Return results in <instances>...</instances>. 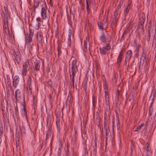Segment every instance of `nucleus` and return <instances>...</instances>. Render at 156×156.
<instances>
[{"instance_id":"f257e3e1","label":"nucleus","mask_w":156,"mask_h":156,"mask_svg":"<svg viewBox=\"0 0 156 156\" xmlns=\"http://www.w3.org/2000/svg\"><path fill=\"white\" fill-rule=\"evenodd\" d=\"M41 14L43 20H46L48 22L50 18V12L48 9L46 3L45 1L41 2Z\"/></svg>"},{"instance_id":"f03ea898","label":"nucleus","mask_w":156,"mask_h":156,"mask_svg":"<svg viewBox=\"0 0 156 156\" xmlns=\"http://www.w3.org/2000/svg\"><path fill=\"white\" fill-rule=\"evenodd\" d=\"M4 11L3 12L4 15L3 19L4 21V24L3 25V28L4 31L6 32L7 31L9 32L8 27V20L10 19V14L8 12V8L4 6Z\"/></svg>"},{"instance_id":"7ed1b4c3","label":"nucleus","mask_w":156,"mask_h":156,"mask_svg":"<svg viewBox=\"0 0 156 156\" xmlns=\"http://www.w3.org/2000/svg\"><path fill=\"white\" fill-rule=\"evenodd\" d=\"M77 60L75 59L73 60L72 64L71 70L69 69L70 79L71 80L73 88H74V77L75 75L76 71L77 70V65L76 64Z\"/></svg>"},{"instance_id":"20e7f679","label":"nucleus","mask_w":156,"mask_h":156,"mask_svg":"<svg viewBox=\"0 0 156 156\" xmlns=\"http://www.w3.org/2000/svg\"><path fill=\"white\" fill-rule=\"evenodd\" d=\"M42 34V33L40 32L38 33L37 34V41L38 43L41 44H42L43 42L44 43L47 41L46 36L43 37Z\"/></svg>"},{"instance_id":"39448f33","label":"nucleus","mask_w":156,"mask_h":156,"mask_svg":"<svg viewBox=\"0 0 156 156\" xmlns=\"http://www.w3.org/2000/svg\"><path fill=\"white\" fill-rule=\"evenodd\" d=\"M26 41L27 43H30L32 41V37L34 35V32L31 29L29 28V34H25Z\"/></svg>"},{"instance_id":"423d86ee","label":"nucleus","mask_w":156,"mask_h":156,"mask_svg":"<svg viewBox=\"0 0 156 156\" xmlns=\"http://www.w3.org/2000/svg\"><path fill=\"white\" fill-rule=\"evenodd\" d=\"M15 97L17 102L20 103L21 100L22 99L23 96L21 93L20 90L17 89L15 92Z\"/></svg>"},{"instance_id":"0eeeda50","label":"nucleus","mask_w":156,"mask_h":156,"mask_svg":"<svg viewBox=\"0 0 156 156\" xmlns=\"http://www.w3.org/2000/svg\"><path fill=\"white\" fill-rule=\"evenodd\" d=\"M30 68L29 63L28 62H24L23 64V70L22 72V75L23 76L26 75L28 69Z\"/></svg>"},{"instance_id":"6e6552de","label":"nucleus","mask_w":156,"mask_h":156,"mask_svg":"<svg viewBox=\"0 0 156 156\" xmlns=\"http://www.w3.org/2000/svg\"><path fill=\"white\" fill-rule=\"evenodd\" d=\"M103 104L106 105L107 108H110L109 97L108 93L105 94V98L103 100Z\"/></svg>"},{"instance_id":"1a4fd4ad","label":"nucleus","mask_w":156,"mask_h":156,"mask_svg":"<svg viewBox=\"0 0 156 156\" xmlns=\"http://www.w3.org/2000/svg\"><path fill=\"white\" fill-rule=\"evenodd\" d=\"M20 78L18 76H16L13 78L12 84L15 88H16L18 85L19 82Z\"/></svg>"},{"instance_id":"9d476101","label":"nucleus","mask_w":156,"mask_h":156,"mask_svg":"<svg viewBox=\"0 0 156 156\" xmlns=\"http://www.w3.org/2000/svg\"><path fill=\"white\" fill-rule=\"evenodd\" d=\"M34 66H33V68L37 71H39L40 68L42 63L40 60H37L34 62Z\"/></svg>"},{"instance_id":"9b49d317","label":"nucleus","mask_w":156,"mask_h":156,"mask_svg":"<svg viewBox=\"0 0 156 156\" xmlns=\"http://www.w3.org/2000/svg\"><path fill=\"white\" fill-rule=\"evenodd\" d=\"M100 40L103 42H109L110 41V40L108 39V38H107L106 37L105 35L103 32H102V35L100 37Z\"/></svg>"},{"instance_id":"f8f14e48","label":"nucleus","mask_w":156,"mask_h":156,"mask_svg":"<svg viewBox=\"0 0 156 156\" xmlns=\"http://www.w3.org/2000/svg\"><path fill=\"white\" fill-rule=\"evenodd\" d=\"M52 137L53 133L51 130V129H49L47 132L45 141L46 142L47 140H48L49 137H51L52 138Z\"/></svg>"},{"instance_id":"ddd939ff","label":"nucleus","mask_w":156,"mask_h":156,"mask_svg":"<svg viewBox=\"0 0 156 156\" xmlns=\"http://www.w3.org/2000/svg\"><path fill=\"white\" fill-rule=\"evenodd\" d=\"M132 57V51L131 50L127 51L126 54V59H128L129 61V59Z\"/></svg>"},{"instance_id":"4468645a","label":"nucleus","mask_w":156,"mask_h":156,"mask_svg":"<svg viewBox=\"0 0 156 156\" xmlns=\"http://www.w3.org/2000/svg\"><path fill=\"white\" fill-rule=\"evenodd\" d=\"M125 49L123 48L121 50L119 53V55L117 58V62L118 64H120L122 60V58L123 56V54H122V52H123Z\"/></svg>"},{"instance_id":"2eb2a0df","label":"nucleus","mask_w":156,"mask_h":156,"mask_svg":"<svg viewBox=\"0 0 156 156\" xmlns=\"http://www.w3.org/2000/svg\"><path fill=\"white\" fill-rule=\"evenodd\" d=\"M99 50L100 53L101 55H105L106 54V51H108V50L105 48V47L100 48Z\"/></svg>"},{"instance_id":"dca6fc26","label":"nucleus","mask_w":156,"mask_h":156,"mask_svg":"<svg viewBox=\"0 0 156 156\" xmlns=\"http://www.w3.org/2000/svg\"><path fill=\"white\" fill-rule=\"evenodd\" d=\"M73 100V96L70 94L68 96L66 100V102H69V104H71Z\"/></svg>"},{"instance_id":"f3484780","label":"nucleus","mask_w":156,"mask_h":156,"mask_svg":"<svg viewBox=\"0 0 156 156\" xmlns=\"http://www.w3.org/2000/svg\"><path fill=\"white\" fill-rule=\"evenodd\" d=\"M152 32L147 31V35L145 36L146 39L148 43L149 42L151 39V33Z\"/></svg>"},{"instance_id":"a211bd4d","label":"nucleus","mask_w":156,"mask_h":156,"mask_svg":"<svg viewBox=\"0 0 156 156\" xmlns=\"http://www.w3.org/2000/svg\"><path fill=\"white\" fill-rule=\"evenodd\" d=\"M32 79L30 76H28L27 80V87H32Z\"/></svg>"},{"instance_id":"6ab92c4d","label":"nucleus","mask_w":156,"mask_h":156,"mask_svg":"<svg viewBox=\"0 0 156 156\" xmlns=\"http://www.w3.org/2000/svg\"><path fill=\"white\" fill-rule=\"evenodd\" d=\"M98 24L99 29H101L102 31L104 30L103 28V23L101 22H98Z\"/></svg>"},{"instance_id":"aec40b11","label":"nucleus","mask_w":156,"mask_h":156,"mask_svg":"<svg viewBox=\"0 0 156 156\" xmlns=\"http://www.w3.org/2000/svg\"><path fill=\"white\" fill-rule=\"evenodd\" d=\"M46 142L45 141L44 143V142L43 141L39 147V151H40L42 148H45L46 147Z\"/></svg>"},{"instance_id":"412c9836","label":"nucleus","mask_w":156,"mask_h":156,"mask_svg":"<svg viewBox=\"0 0 156 156\" xmlns=\"http://www.w3.org/2000/svg\"><path fill=\"white\" fill-rule=\"evenodd\" d=\"M145 17L142 16L141 18H140V23L142 26H144L145 21Z\"/></svg>"},{"instance_id":"4be33fe9","label":"nucleus","mask_w":156,"mask_h":156,"mask_svg":"<svg viewBox=\"0 0 156 156\" xmlns=\"http://www.w3.org/2000/svg\"><path fill=\"white\" fill-rule=\"evenodd\" d=\"M144 125V123H142L140 125L136 128V129L134 131V132H137L138 131V129H140L141 127L143 126Z\"/></svg>"},{"instance_id":"5701e85b","label":"nucleus","mask_w":156,"mask_h":156,"mask_svg":"<svg viewBox=\"0 0 156 156\" xmlns=\"http://www.w3.org/2000/svg\"><path fill=\"white\" fill-rule=\"evenodd\" d=\"M123 1H124V0H120L119 2V4L117 7V8H116V9H118V10H119L120 9L122 5V4H123Z\"/></svg>"},{"instance_id":"b1692460","label":"nucleus","mask_w":156,"mask_h":156,"mask_svg":"<svg viewBox=\"0 0 156 156\" xmlns=\"http://www.w3.org/2000/svg\"><path fill=\"white\" fill-rule=\"evenodd\" d=\"M146 150L147 152L146 154H148L150 155L152 153L151 151V148L150 147V146L149 145H148L147 146V148H146Z\"/></svg>"},{"instance_id":"393cba45","label":"nucleus","mask_w":156,"mask_h":156,"mask_svg":"<svg viewBox=\"0 0 156 156\" xmlns=\"http://www.w3.org/2000/svg\"><path fill=\"white\" fill-rule=\"evenodd\" d=\"M39 2H35L33 5V8L35 12L36 10V9L39 6Z\"/></svg>"},{"instance_id":"a878e982","label":"nucleus","mask_w":156,"mask_h":156,"mask_svg":"<svg viewBox=\"0 0 156 156\" xmlns=\"http://www.w3.org/2000/svg\"><path fill=\"white\" fill-rule=\"evenodd\" d=\"M129 5V4H128V5H126L125 6V9L124 10V14L125 15H126L129 12L128 7Z\"/></svg>"},{"instance_id":"bb28decb","label":"nucleus","mask_w":156,"mask_h":156,"mask_svg":"<svg viewBox=\"0 0 156 156\" xmlns=\"http://www.w3.org/2000/svg\"><path fill=\"white\" fill-rule=\"evenodd\" d=\"M107 120L106 119L105 116L104 117V129H108L107 124Z\"/></svg>"},{"instance_id":"cd10ccee","label":"nucleus","mask_w":156,"mask_h":156,"mask_svg":"<svg viewBox=\"0 0 156 156\" xmlns=\"http://www.w3.org/2000/svg\"><path fill=\"white\" fill-rule=\"evenodd\" d=\"M152 32V26L151 24V22L150 21L149 22L147 27V31Z\"/></svg>"},{"instance_id":"c85d7f7f","label":"nucleus","mask_w":156,"mask_h":156,"mask_svg":"<svg viewBox=\"0 0 156 156\" xmlns=\"http://www.w3.org/2000/svg\"><path fill=\"white\" fill-rule=\"evenodd\" d=\"M103 87H104V90L105 91V94H106V93H108L107 92L108 87H107V84L106 83H104V85H103Z\"/></svg>"},{"instance_id":"c756f323","label":"nucleus","mask_w":156,"mask_h":156,"mask_svg":"<svg viewBox=\"0 0 156 156\" xmlns=\"http://www.w3.org/2000/svg\"><path fill=\"white\" fill-rule=\"evenodd\" d=\"M149 114L150 116L152 115H155V113L153 111V109L152 108H151L150 109V108H149Z\"/></svg>"},{"instance_id":"7c9ffc66","label":"nucleus","mask_w":156,"mask_h":156,"mask_svg":"<svg viewBox=\"0 0 156 156\" xmlns=\"http://www.w3.org/2000/svg\"><path fill=\"white\" fill-rule=\"evenodd\" d=\"M58 58H60V56L62 54V51L61 50L60 48H59L58 46Z\"/></svg>"},{"instance_id":"2f4dec72","label":"nucleus","mask_w":156,"mask_h":156,"mask_svg":"<svg viewBox=\"0 0 156 156\" xmlns=\"http://www.w3.org/2000/svg\"><path fill=\"white\" fill-rule=\"evenodd\" d=\"M36 20L37 21H38L37 24V26L38 27V29L40 26L41 25V24L40 23V22L41 21V20L40 17H38L37 18Z\"/></svg>"},{"instance_id":"473e14b6","label":"nucleus","mask_w":156,"mask_h":156,"mask_svg":"<svg viewBox=\"0 0 156 156\" xmlns=\"http://www.w3.org/2000/svg\"><path fill=\"white\" fill-rule=\"evenodd\" d=\"M96 121L98 122H99L100 120V117L98 112L96 113Z\"/></svg>"},{"instance_id":"72a5a7b5","label":"nucleus","mask_w":156,"mask_h":156,"mask_svg":"<svg viewBox=\"0 0 156 156\" xmlns=\"http://www.w3.org/2000/svg\"><path fill=\"white\" fill-rule=\"evenodd\" d=\"M86 5H87V14H89V12H90V10L89 9V5L88 3V2L87 0H86Z\"/></svg>"},{"instance_id":"f704fd0d","label":"nucleus","mask_w":156,"mask_h":156,"mask_svg":"<svg viewBox=\"0 0 156 156\" xmlns=\"http://www.w3.org/2000/svg\"><path fill=\"white\" fill-rule=\"evenodd\" d=\"M76 137H74L72 139V144L75 145L76 144Z\"/></svg>"},{"instance_id":"c9c22d12","label":"nucleus","mask_w":156,"mask_h":156,"mask_svg":"<svg viewBox=\"0 0 156 156\" xmlns=\"http://www.w3.org/2000/svg\"><path fill=\"white\" fill-rule=\"evenodd\" d=\"M88 40H86L84 41V48L86 49H87V47L88 45H89V44H88Z\"/></svg>"},{"instance_id":"e433bc0d","label":"nucleus","mask_w":156,"mask_h":156,"mask_svg":"<svg viewBox=\"0 0 156 156\" xmlns=\"http://www.w3.org/2000/svg\"><path fill=\"white\" fill-rule=\"evenodd\" d=\"M154 43L155 44L156 43V32L154 34V35L153 37V39L152 41L153 44Z\"/></svg>"},{"instance_id":"4c0bfd02","label":"nucleus","mask_w":156,"mask_h":156,"mask_svg":"<svg viewBox=\"0 0 156 156\" xmlns=\"http://www.w3.org/2000/svg\"><path fill=\"white\" fill-rule=\"evenodd\" d=\"M84 154H83L82 156H87L88 152L87 151L86 148L85 147L84 148Z\"/></svg>"},{"instance_id":"58836bf2","label":"nucleus","mask_w":156,"mask_h":156,"mask_svg":"<svg viewBox=\"0 0 156 156\" xmlns=\"http://www.w3.org/2000/svg\"><path fill=\"white\" fill-rule=\"evenodd\" d=\"M119 10L116 9L114 12V15L115 19L116 18V17L118 15V12L119 11Z\"/></svg>"},{"instance_id":"ea45409f","label":"nucleus","mask_w":156,"mask_h":156,"mask_svg":"<svg viewBox=\"0 0 156 156\" xmlns=\"http://www.w3.org/2000/svg\"><path fill=\"white\" fill-rule=\"evenodd\" d=\"M27 91L29 92L30 94H32V87H27Z\"/></svg>"},{"instance_id":"a19ab883","label":"nucleus","mask_w":156,"mask_h":156,"mask_svg":"<svg viewBox=\"0 0 156 156\" xmlns=\"http://www.w3.org/2000/svg\"><path fill=\"white\" fill-rule=\"evenodd\" d=\"M105 48H106V49L108 50H110L111 48L110 44L109 43L107 44L106 47H105Z\"/></svg>"},{"instance_id":"79ce46f5","label":"nucleus","mask_w":156,"mask_h":156,"mask_svg":"<svg viewBox=\"0 0 156 156\" xmlns=\"http://www.w3.org/2000/svg\"><path fill=\"white\" fill-rule=\"evenodd\" d=\"M75 15L73 13H70V20L72 19L73 20L74 19Z\"/></svg>"},{"instance_id":"37998d69","label":"nucleus","mask_w":156,"mask_h":156,"mask_svg":"<svg viewBox=\"0 0 156 156\" xmlns=\"http://www.w3.org/2000/svg\"><path fill=\"white\" fill-rule=\"evenodd\" d=\"M74 129L75 131V134H74V137H76V135L77 134V129L76 126H74Z\"/></svg>"},{"instance_id":"c03bdc74","label":"nucleus","mask_w":156,"mask_h":156,"mask_svg":"<svg viewBox=\"0 0 156 156\" xmlns=\"http://www.w3.org/2000/svg\"><path fill=\"white\" fill-rule=\"evenodd\" d=\"M72 34V30H69L68 33V37H71Z\"/></svg>"},{"instance_id":"a18cd8bd","label":"nucleus","mask_w":156,"mask_h":156,"mask_svg":"<svg viewBox=\"0 0 156 156\" xmlns=\"http://www.w3.org/2000/svg\"><path fill=\"white\" fill-rule=\"evenodd\" d=\"M15 111L16 112V115H17L18 114V109L17 106H16L15 108Z\"/></svg>"},{"instance_id":"49530a36","label":"nucleus","mask_w":156,"mask_h":156,"mask_svg":"<svg viewBox=\"0 0 156 156\" xmlns=\"http://www.w3.org/2000/svg\"><path fill=\"white\" fill-rule=\"evenodd\" d=\"M60 121H57L56 122V125L58 129L59 128L60 126Z\"/></svg>"},{"instance_id":"de8ad7c7","label":"nucleus","mask_w":156,"mask_h":156,"mask_svg":"<svg viewBox=\"0 0 156 156\" xmlns=\"http://www.w3.org/2000/svg\"><path fill=\"white\" fill-rule=\"evenodd\" d=\"M71 37H70L68 36V44H70L71 43Z\"/></svg>"},{"instance_id":"09e8293b","label":"nucleus","mask_w":156,"mask_h":156,"mask_svg":"<svg viewBox=\"0 0 156 156\" xmlns=\"http://www.w3.org/2000/svg\"><path fill=\"white\" fill-rule=\"evenodd\" d=\"M22 105H23V108H22V110H23L24 111V113H26V107H25V106L23 105V104H22Z\"/></svg>"},{"instance_id":"8fccbe9b","label":"nucleus","mask_w":156,"mask_h":156,"mask_svg":"<svg viewBox=\"0 0 156 156\" xmlns=\"http://www.w3.org/2000/svg\"><path fill=\"white\" fill-rule=\"evenodd\" d=\"M96 140H97V138H96V137H95V139H94V143H95L94 147H95V148H96V147H97Z\"/></svg>"},{"instance_id":"3c124183","label":"nucleus","mask_w":156,"mask_h":156,"mask_svg":"<svg viewBox=\"0 0 156 156\" xmlns=\"http://www.w3.org/2000/svg\"><path fill=\"white\" fill-rule=\"evenodd\" d=\"M118 90V92L116 94V96H117V98H119V96H120V91H119L118 90Z\"/></svg>"},{"instance_id":"603ef678","label":"nucleus","mask_w":156,"mask_h":156,"mask_svg":"<svg viewBox=\"0 0 156 156\" xmlns=\"http://www.w3.org/2000/svg\"><path fill=\"white\" fill-rule=\"evenodd\" d=\"M94 102H95L94 99L92 98V104L94 106Z\"/></svg>"},{"instance_id":"864d4df0","label":"nucleus","mask_w":156,"mask_h":156,"mask_svg":"<svg viewBox=\"0 0 156 156\" xmlns=\"http://www.w3.org/2000/svg\"><path fill=\"white\" fill-rule=\"evenodd\" d=\"M108 129H104V130L105 131V135L106 136L107 135V132H108Z\"/></svg>"},{"instance_id":"5fc2aeb1","label":"nucleus","mask_w":156,"mask_h":156,"mask_svg":"<svg viewBox=\"0 0 156 156\" xmlns=\"http://www.w3.org/2000/svg\"><path fill=\"white\" fill-rule=\"evenodd\" d=\"M153 102L152 101V102L151 103V105L149 107V108H150V109H151V108H152V104H153Z\"/></svg>"},{"instance_id":"6e6d98bb","label":"nucleus","mask_w":156,"mask_h":156,"mask_svg":"<svg viewBox=\"0 0 156 156\" xmlns=\"http://www.w3.org/2000/svg\"><path fill=\"white\" fill-rule=\"evenodd\" d=\"M7 95H10V94L9 91V90H8L7 91Z\"/></svg>"},{"instance_id":"4d7b16f0","label":"nucleus","mask_w":156,"mask_h":156,"mask_svg":"<svg viewBox=\"0 0 156 156\" xmlns=\"http://www.w3.org/2000/svg\"><path fill=\"white\" fill-rule=\"evenodd\" d=\"M147 133V132H144V135L146 136Z\"/></svg>"},{"instance_id":"13d9d810","label":"nucleus","mask_w":156,"mask_h":156,"mask_svg":"<svg viewBox=\"0 0 156 156\" xmlns=\"http://www.w3.org/2000/svg\"><path fill=\"white\" fill-rule=\"evenodd\" d=\"M127 59H125V61H124V64L125 65H126V60H127Z\"/></svg>"},{"instance_id":"bf43d9fd","label":"nucleus","mask_w":156,"mask_h":156,"mask_svg":"<svg viewBox=\"0 0 156 156\" xmlns=\"http://www.w3.org/2000/svg\"><path fill=\"white\" fill-rule=\"evenodd\" d=\"M7 80H9V76L7 75Z\"/></svg>"},{"instance_id":"052dcab7","label":"nucleus","mask_w":156,"mask_h":156,"mask_svg":"<svg viewBox=\"0 0 156 156\" xmlns=\"http://www.w3.org/2000/svg\"><path fill=\"white\" fill-rule=\"evenodd\" d=\"M151 155L149 154H146V156H151Z\"/></svg>"},{"instance_id":"680f3d73","label":"nucleus","mask_w":156,"mask_h":156,"mask_svg":"<svg viewBox=\"0 0 156 156\" xmlns=\"http://www.w3.org/2000/svg\"><path fill=\"white\" fill-rule=\"evenodd\" d=\"M0 133L1 134H2L3 133V130H1V129H0Z\"/></svg>"},{"instance_id":"e2e57ef3","label":"nucleus","mask_w":156,"mask_h":156,"mask_svg":"<svg viewBox=\"0 0 156 156\" xmlns=\"http://www.w3.org/2000/svg\"><path fill=\"white\" fill-rule=\"evenodd\" d=\"M144 29V26H142V29L143 30Z\"/></svg>"},{"instance_id":"0e129e2a","label":"nucleus","mask_w":156,"mask_h":156,"mask_svg":"<svg viewBox=\"0 0 156 156\" xmlns=\"http://www.w3.org/2000/svg\"><path fill=\"white\" fill-rule=\"evenodd\" d=\"M66 156H69V154H68L67 152L66 153Z\"/></svg>"},{"instance_id":"69168bd1","label":"nucleus","mask_w":156,"mask_h":156,"mask_svg":"<svg viewBox=\"0 0 156 156\" xmlns=\"http://www.w3.org/2000/svg\"><path fill=\"white\" fill-rule=\"evenodd\" d=\"M112 122L113 126H114V122L113 120V121Z\"/></svg>"},{"instance_id":"338daca9","label":"nucleus","mask_w":156,"mask_h":156,"mask_svg":"<svg viewBox=\"0 0 156 156\" xmlns=\"http://www.w3.org/2000/svg\"><path fill=\"white\" fill-rule=\"evenodd\" d=\"M51 0H50V2L51 3Z\"/></svg>"},{"instance_id":"774afa93","label":"nucleus","mask_w":156,"mask_h":156,"mask_svg":"<svg viewBox=\"0 0 156 156\" xmlns=\"http://www.w3.org/2000/svg\"><path fill=\"white\" fill-rule=\"evenodd\" d=\"M124 36V34H123L122 35V37H123Z\"/></svg>"}]
</instances>
